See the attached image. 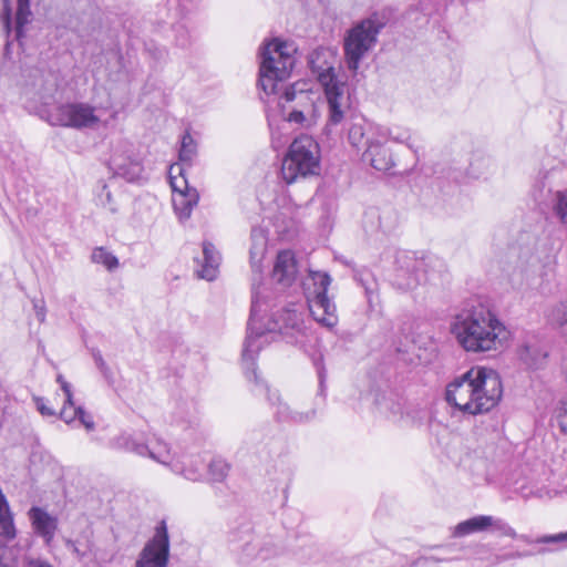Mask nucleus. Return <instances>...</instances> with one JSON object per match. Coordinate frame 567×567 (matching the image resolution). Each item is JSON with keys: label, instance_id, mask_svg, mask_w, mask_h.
<instances>
[{"label": "nucleus", "instance_id": "1", "mask_svg": "<svg viewBox=\"0 0 567 567\" xmlns=\"http://www.w3.org/2000/svg\"><path fill=\"white\" fill-rule=\"evenodd\" d=\"M264 306L265 303L259 298V291L254 289L241 361L247 380L254 384L252 392L256 395H265L271 405H276L275 416L277 421L286 422L292 409L280 402V396L276 391H270L267 382L257 372L256 359L262 347L270 342L269 336L271 333H286L288 328L297 326L298 313L295 310L285 311L286 319L284 323L274 318L264 322L266 312Z\"/></svg>", "mask_w": 567, "mask_h": 567}, {"label": "nucleus", "instance_id": "2", "mask_svg": "<svg viewBox=\"0 0 567 567\" xmlns=\"http://www.w3.org/2000/svg\"><path fill=\"white\" fill-rule=\"evenodd\" d=\"M501 378L492 369L471 368L446 386L447 403L464 414L476 415L491 411L501 400Z\"/></svg>", "mask_w": 567, "mask_h": 567}, {"label": "nucleus", "instance_id": "3", "mask_svg": "<svg viewBox=\"0 0 567 567\" xmlns=\"http://www.w3.org/2000/svg\"><path fill=\"white\" fill-rule=\"evenodd\" d=\"M450 329L465 351L475 353L498 350L509 334L497 316L481 305L462 309Z\"/></svg>", "mask_w": 567, "mask_h": 567}, {"label": "nucleus", "instance_id": "4", "mask_svg": "<svg viewBox=\"0 0 567 567\" xmlns=\"http://www.w3.org/2000/svg\"><path fill=\"white\" fill-rule=\"evenodd\" d=\"M227 546L239 567H259L285 554V547L277 537L256 533L249 520L241 522L229 530Z\"/></svg>", "mask_w": 567, "mask_h": 567}, {"label": "nucleus", "instance_id": "5", "mask_svg": "<svg viewBox=\"0 0 567 567\" xmlns=\"http://www.w3.org/2000/svg\"><path fill=\"white\" fill-rule=\"evenodd\" d=\"M296 47L291 42L272 39L260 48L259 80L267 94H279L280 84L286 81L295 66Z\"/></svg>", "mask_w": 567, "mask_h": 567}, {"label": "nucleus", "instance_id": "6", "mask_svg": "<svg viewBox=\"0 0 567 567\" xmlns=\"http://www.w3.org/2000/svg\"><path fill=\"white\" fill-rule=\"evenodd\" d=\"M320 54L319 51L312 52L309 58V64L317 74L319 82L324 87L328 104L326 130L328 133H331L333 128L342 124L348 117L350 113V96L347 85L337 79L333 66L317 63Z\"/></svg>", "mask_w": 567, "mask_h": 567}, {"label": "nucleus", "instance_id": "7", "mask_svg": "<svg viewBox=\"0 0 567 567\" xmlns=\"http://www.w3.org/2000/svg\"><path fill=\"white\" fill-rule=\"evenodd\" d=\"M320 169L319 144L309 135H300L290 144L282 159L281 176L287 184L316 175Z\"/></svg>", "mask_w": 567, "mask_h": 567}, {"label": "nucleus", "instance_id": "8", "mask_svg": "<svg viewBox=\"0 0 567 567\" xmlns=\"http://www.w3.org/2000/svg\"><path fill=\"white\" fill-rule=\"evenodd\" d=\"M385 22L378 13L371 14L348 30L343 40L344 61L351 72H357L362 59L374 48Z\"/></svg>", "mask_w": 567, "mask_h": 567}, {"label": "nucleus", "instance_id": "9", "mask_svg": "<svg viewBox=\"0 0 567 567\" xmlns=\"http://www.w3.org/2000/svg\"><path fill=\"white\" fill-rule=\"evenodd\" d=\"M280 99L282 114L289 123L309 127L316 124L318 112L316 107L317 93L308 81H297L285 87Z\"/></svg>", "mask_w": 567, "mask_h": 567}, {"label": "nucleus", "instance_id": "10", "mask_svg": "<svg viewBox=\"0 0 567 567\" xmlns=\"http://www.w3.org/2000/svg\"><path fill=\"white\" fill-rule=\"evenodd\" d=\"M331 284L328 272L310 270L303 280V291L312 318L322 327L332 329L338 323L334 302L327 296Z\"/></svg>", "mask_w": 567, "mask_h": 567}, {"label": "nucleus", "instance_id": "11", "mask_svg": "<svg viewBox=\"0 0 567 567\" xmlns=\"http://www.w3.org/2000/svg\"><path fill=\"white\" fill-rule=\"evenodd\" d=\"M444 264L437 258H417L414 252L400 251L395 257V268L392 277V285L401 291H409L416 288L422 278L425 266Z\"/></svg>", "mask_w": 567, "mask_h": 567}, {"label": "nucleus", "instance_id": "12", "mask_svg": "<svg viewBox=\"0 0 567 567\" xmlns=\"http://www.w3.org/2000/svg\"><path fill=\"white\" fill-rule=\"evenodd\" d=\"M50 121L52 125L82 130L95 126L100 118L92 105L83 102H72L54 107L50 113Z\"/></svg>", "mask_w": 567, "mask_h": 567}, {"label": "nucleus", "instance_id": "13", "mask_svg": "<svg viewBox=\"0 0 567 567\" xmlns=\"http://www.w3.org/2000/svg\"><path fill=\"white\" fill-rule=\"evenodd\" d=\"M169 556V537L164 520L155 529L154 536L145 544L136 560V567H166Z\"/></svg>", "mask_w": 567, "mask_h": 567}, {"label": "nucleus", "instance_id": "14", "mask_svg": "<svg viewBox=\"0 0 567 567\" xmlns=\"http://www.w3.org/2000/svg\"><path fill=\"white\" fill-rule=\"evenodd\" d=\"M374 404L380 414L393 422L410 417V414L404 412L405 400L393 390L378 392Z\"/></svg>", "mask_w": 567, "mask_h": 567}, {"label": "nucleus", "instance_id": "15", "mask_svg": "<svg viewBox=\"0 0 567 567\" xmlns=\"http://www.w3.org/2000/svg\"><path fill=\"white\" fill-rule=\"evenodd\" d=\"M28 517L34 533L40 536L47 545H50L58 529V518L39 506H32L28 511Z\"/></svg>", "mask_w": 567, "mask_h": 567}, {"label": "nucleus", "instance_id": "16", "mask_svg": "<svg viewBox=\"0 0 567 567\" xmlns=\"http://www.w3.org/2000/svg\"><path fill=\"white\" fill-rule=\"evenodd\" d=\"M298 274L295 254L291 250L278 252L274 269L272 279L284 288L289 287L296 280Z\"/></svg>", "mask_w": 567, "mask_h": 567}, {"label": "nucleus", "instance_id": "17", "mask_svg": "<svg viewBox=\"0 0 567 567\" xmlns=\"http://www.w3.org/2000/svg\"><path fill=\"white\" fill-rule=\"evenodd\" d=\"M197 157V143L189 133L186 131L181 140V147L178 151V159L179 163L173 164L171 166L172 172H178V174L184 177L186 171L190 168Z\"/></svg>", "mask_w": 567, "mask_h": 567}, {"label": "nucleus", "instance_id": "18", "mask_svg": "<svg viewBox=\"0 0 567 567\" xmlns=\"http://www.w3.org/2000/svg\"><path fill=\"white\" fill-rule=\"evenodd\" d=\"M367 150L363 153V161L370 162L371 166L380 172H386L393 166V159L388 148L380 141L367 140Z\"/></svg>", "mask_w": 567, "mask_h": 567}, {"label": "nucleus", "instance_id": "19", "mask_svg": "<svg viewBox=\"0 0 567 567\" xmlns=\"http://www.w3.org/2000/svg\"><path fill=\"white\" fill-rule=\"evenodd\" d=\"M220 262V255L212 243L204 241L203 244V260L202 268L198 270V276L206 280H214L218 272Z\"/></svg>", "mask_w": 567, "mask_h": 567}, {"label": "nucleus", "instance_id": "20", "mask_svg": "<svg viewBox=\"0 0 567 567\" xmlns=\"http://www.w3.org/2000/svg\"><path fill=\"white\" fill-rule=\"evenodd\" d=\"M520 362L527 369H538L547 357V352L537 343H524L517 350Z\"/></svg>", "mask_w": 567, "mask_h": 567}, {"label": "nucleus", "instance_id": "21", "mask_svg": "<svg viewBox=\"0 0 567 567\" xmlns=\"http://www.w3.org/2000/svg\"><path fill=\"white\" fill-rule=\"evenodd\" d=\"M251 246L249 249L250 266L254 272H261V261L267 250V238L260 229L251 230Z\"/></svg>", "mask_w": 567, "mask_h": 567}, {"label": "nucleus", "instance_id": "22", "mask_svg": "<svg viewBox=\"0 0 567 567\" xmlns=\"http://www.w3.org/2000/svg\"><path fill=\"white\" fill-rule=\"evenodd\" d=\"M60 419L66 424L79 420V422L85 427L86 431L91 432L95 429V423L91 413L86 412L83 406L70 404H63L60 411Z\"/></svg>", "mask_w": 567, "mask_h": 567}, {"label": "nucleus", "instance_id": "23", "mask_svg": "<svg viewBox=\"0 0 567 567\" xmlns=\"http://www.w3.org/2000/svg\"><path fill=\"white\" fill-rule=\"evenodd\" d=\"M566 176V168L560 163L557 162L555 165H551L550 167H544L538 173L537 177V185L540 186V189L547 188L548 192L551 190V187L559 184L565 179Z\"/></svg>", "mask_w": 567, "mask_h": 567}, {"label": "nucleus", "instance_id": "24", "mask_svg": "<svg viewBox=\"0 0 567 567\" xmlns=\"http://www.w3.org/2000/svg\"><path fill=\"white\" fill-rule=\"evenodd\" d=\"M491 523L492 516L477 515L457 524L454 529V535L461 537L477 532H484L489 528Z\"/></svg>", "mask_w": 567, "mask_h": 567}, {"label": "nucleus", "instance_id": "25", "mask_svg": "<svg viewBox=\"0 0 567 567\" xmlns=\"http://www.w3.org/2000/svg\"><path fill=\"white\" fill-rule=\"evenodd\" d=\"M492 167V158L481 152H476L472 154L465 175L468 178L477 179L485 176Z\"/></svg>", "mask_w": 567, "mask_h": 567}, {"label": "nucleus", "instance_id": "26", "mask_svg": "<svg viewBox=\"0 0 567 567\" xmlns=\"http://www.w3.org/2000/svg\"><path fill=\"white\" fill-rule=\"evenodd\" d=\"M110 446L115 450L132 452L141 456L146 455L148 445L137 442L133 435L128 433H122L110 441Z\"/></svg>", "mask_w": 567, "mask_h": 567}, {"label": "nucleus", "instance_id": "27", "mask_svg": "<svg viewBox=\"0 0 567 567\" xmlns=\"http://www.w3.org/2000/svg\"><path fill=\"white\" fill-rule=\"evenodd\" d=\"M30 1L31 0H18V8L16 12V27L13 30L14 39L17 41H20V39L23 37V28L25 24L30 22V18L32 16V12L30 10Z\"/></svg>", "mask_w": 567, "mask_h": 567}, {"label": "nucleus", "instance_id": "28", "mask_svg": "<svg viewBox=\"0 0 567 567\" xmlns=\"http://www.w3.org/2000/svg\"><path fill=\"white\" fill-rule=\"evenodd\" d=\"M0 536L7 540H12L17 536L14 514L10 505L0 507Z\"/></svg>", "mask_w": 567, "mask_h": 567}, {"label": "nucleus", "instance_id": "29", "mask_svg": "<svg viewBox=\"0 0 567 567\" xmlns=\"http://www.w3.org/2000/svg\"><path fill=\"white\" fill-rule=\"evenodd\" d=\"M553 216L563 225H567V187L553 194L551 198Z\"/></svg>", "mask_w": 567, "mask_h": 567}, {"label": "nucleus", "instance_id": "30", "mask_svg": "<svg viewBox=\"0 0 567 567\" xmlns=\"http://www.w3.org/2000/svg\"><path fill=\"white\" fill-rule=\"evenodd\" d=\"M378 135L384 140H391L395 143L406 144L409 148H413L411 144V133L408 128L402 127H381Z\"/></svg>", "mask_w": 567, "mask_h": 567}, {"label": "nucleus", "instance_id": "31", "mask_svg": "<svg viewBox=\"0 0 567 567\" xmlns=\"http://www.w3.org/2000/svg\"><path fill=\"white\" fill-rule=\"evenodd\" d=\"M400 223L399 213L391 206L380 208V231L391 234Z\"/></svg>", "mask_w": 567, "mask_h": 567}, {"label": "nucleus", "instance_id": "32", "mask_svg": "<svg viewBox=\"0 0 567 567\" xmlns=\"http://www.w3.org/2000/svg\"><path fill=\"white\" fill-rule=\"evenodd\" d=\"M205 471L206 463L200 457H197L188 462H183L181 474L189 481L197 482L202 480Z\"/></svg>", "mask_w": 567, "mask_h": 567}, {"label": "nucleus", "instance_id": "33", "mask_svg": "<svg viewBox=\"0 0 567 567\" xmlns=\"http://www.w3.org/2000/svg\"><path fill=\"white\" fill-rule=\"evenodd\" d=\"M520 538L528 544L557 545L558 548L567 547V532L554 535H543L536 539H530L527 536H520Z\"/></svg>", "mask_w": 567, "mask_h": 567}, {"label": "nucleus", "instance_id": "34", "mask_svg": "<svg viewBox=\"0 0 567 567\" xmlns=\"http://www.w3.org/2000/svg\"><path fill=\"white\" fill-rule=\"evenodd\" d=\"M91 259L95 264L105 266L110 271L118 267V259L103 247L95 248L92 252Z\"/></svg>", "mask_w": 567, "mask_h": 567}, {"label": "nucleus", "instance_id": "35", "mask_svg": "<svg viewBox=\"0 0 567 567\" xmlns=\"http://www.w3.org/2000/svg\"><path fill=\"white\" fill-rule=\"evenodd\" d=\"M208 474L214 482H221L228 475L229 465L223 458H214L206 464Z\"/></svg>", "mask_w": 567, "mask_h": 567}, {"label": "nucleus", "instance_id": "36", "mask_svg": "<svg viewBox=\"0 0 567 567\" xmlns=\"http://www.w3.org/2000/svg\"><path fill=\"white\" fill-rule=\"evenodd\" d=\"M111 163L115 169V173L130 182L135 181L141 173V166L138 163H131L128 166H125L122 165L116 157H113Z\"/></svg>", "mask_w": 567, "mask_h": 567}, {"label": "nucleus", "instance_id": "37", "mask_svg": "<svg viewBox=\"0 0 567 567\" xmlns=\"http://www.w3.org/2000/svg\"><path fill=\"white\" fill-rule=\"evenodd\" d=\"M362 224L367 233L373 234L380 231V208L369 207L365 209Z\"/></svg>", "mask_w": 567, "mask_h": 567}, {"label": "nucleus", "instance_id": "38", "mask_svg": "<svg viewBox=\"0 0 567 567\" xmlns=\"http://www.w3.org/2000/svg\"><path fill=\"white\" fill-rule=\"evenodd\" d=\"M184 183L186 185V193L182 194V205L183 208L181 209V215L183 217H189L193 208L197 205L199 196L197 194V190L195 188L189 189L187 187V181L184 179Z\"/></svg>", "mask_w": 567, "mask_h": 567}, {"label": "nucleus", "instance_id": "39", "mask_svg": "<svg viewBox=\"0 0 567 567\" xmlns=\"http://www.w3.org/2000/svg\"><path fill=\"white\" fill-rule=\"evenodd\" d=\"M146 455L161 464H168L171 460V452L167 444L161 442H158L156 446H148Z\"/></svg>", "mask_w": 567, "mask_h": 567}, {"label": "nucleus", "instance_id": "40", "mask_svg": "<svg viewBox=\"0 0 567 567\" xmlns=\"http://www.w3.org/2000/svg\"><path fill=\"white\" fill-rule=\"evenodd\" d=\"M174 32H175V43L179 48H188L192 44L193 37L190 34V31L187 29V27L184 23H176L174 25Z\"/></svg>", "mask_w": 567, "mask_h": 567}, {"label": "nucleus", "instance_id": "41", "mask_svg": "<svg viewBox=\"0 0 567 567\" xmlns=\"http://www.w3.org/2000/svg\"><path fill=\"white\" fill-rule=\"evenodd\" d=\"M553 322L559 324L567 332V300L559 302L550 312Z\"/></svg>", "mask_w": 567, "mask_h": 567}, {"label": "nucleus", "instance_id": "42", "mask_svg": "<svg viewBox=\"0 0 567 567\" xmlns=\"http://www.w3.org/2000/svg\"><path fill=\"white\" fill-rule=\"evenodd\" d=\"M200 0H168L169 4H177V16L181 18L186 17L188 13L195 11Z\"/></svg>", "mask_w": 567, "mask_h": 567}, {"label": "nucleus", "instance_id": "43", "mask_svg": "<svg viewBox=\"0 0 567 567\" xmlns=\"http://www.w3.org/2000/svg\"><path fill=\"white\" fill-rule=\"evenodd\" d=\"M97 200L101 206L109 208L111 213H117V207L106 184L102 185L101 193L97 195Z\"/></svg>", "mask_w": 567, "mask_h": 567}, {"label": "nucleus", "instance_id": "44", "mask_svg": "<svg viewBox=\"0 0 567 567\" xmlns=\"http://www.w3.org/2000/svg\"><path fill=\"white\" fill-rule=\"evenodd\" d=\"M316 416V410H309L306 412L295 411L292 410L287 417L286 422L303 424L312 421Z\"/></svg>", "mask_w": 567, "mask_h": 567}, {"label": "nucleus", "instance_id": "45", "mask_svg": "<svg viewBox=\"0 0 567 567\" xmlns=\"http://www.w3.org/2000/svg\"><path fill=\"white\" fill-rule=\"evenodd\" d=\"M489 528H492L495 532L501 533V535L508 536L512 538H515L517 536L515 529L511 527L504 519L496 518L492 516V523L489 525Z\"/></svg>", "mask_w": 567, "mask_h": 567}, {"label": "nucleus", "instance_id": "46", "mask_svg": "<svg viewBox=\"0 0 567 567\" xmlns=\"http://www.w3.org/2000/svg\"><path fill=\"white\" fill-rule=\"evenodd\" d=\"M365 132L362 125L352 124L349 128L348 138L352 146L359 147L364 138Z\"/></svg>", "mask_w": 567, "mask_h": 567}, {"label": "nucleus", "instance_id": "47", "mask_svg": "<svg viewBox=\"0 0 567 567\" xmlns=\"http://www.w3.org/2000/svg\"><path fill=\"white\" fill-rule=\"evenodd\" d=\"M564 493H567V484L561 487L553 486V487L537 488L535 492V495L540 498H543V497L553 498V497L558 496Z\"/></svg>", "mask_w": 567, "mask_h": 567}, {"label": "nucleus", "instance_id": "48", "mask_svg": "<svg viewBox=\"0 0 567 567\" xmlns=\"http://www.w3.org/2000/svg\"><path fill=\"white\" fill-rule=\"evenodd\" d=\"M2 3H3V8H2V12H1V21H2L3 28H4L8 37H10V34L12 32V29H11L12 10H11V6H10V0H2Z\"/></svg>", "mask_w": 567, "mask_h": 567}, {"label": "nucleus", "instance_id": "49", "mask_svg": "<svg viewBox=\"0 0 567 567\" xmlns=\"http://www.w3.org/2000/svg\"><path fill=\"white\" fill-rule=\"evenodd\" d=\"M56 382L60 383L61 390L64 394V403L63 404H70V406H73V392H72V385L63 378L62 374H59L56 377Z\"/></svg>", "mask_w": 567, "mask_h": 567}, {"label": "nucleus", "instance_id": "50", "mask_svg": "<svg viewBox=\"0 0 567 567\" xmlns=\"http://www.w3.org/2000/svg\"><path fill=\"white\" fill-rule=\"evenodd\" d=\"M0 567H17L8 547L0 543Z\"/></svg>", "mask_w": 567, "mask_h": 567}, {"label": "nucleus", "instance_id": "51", "mask_svg": "<svg viewBox=\"0 0 567 567\" xmlns=\"http://www.w3.org/2000/svg\"><path fill=\"white\" fill-rule=\"evenodd\" d=\"M35 404H37V409L38 411L43 415V416H55L56 415V412L54 409L50 408L48 404H47V401L45 399L43 398H35Z\"/></svg>", "mask_w": 567, "mask_h": 567}, {"label": "nucleus", "instance_id": "52", "mask_svg": "<svg viewBox=\"0 0 567 567\" xmlns=\"http://www.w3.org/2000/svg\"><path fill=\"white\" fill-rule=\"evenodd\" d=\"M93 358H94V362H95L96 367L100 369V371L105 377H107L110 370H109V367L106 365L102 354L99 351H96L93 353Z\"/></svg>", "mask_w": 567, "mask_h": 567}, {"label": "nucleus", "instance_id": "53", "mask_svg": "<svg viewBox=\"0 0 567 567\" xmlns=\"http://www.w3.org/2000/svg\"><path fill=\"white\" fill-rule=\"evenodd\" d=\"M33 309L35 311V316L40 322H43L45 319V307L42 300H33Z\"/></svg>", "mask_w": 567, "mask_h": 567}, {"label": "nucleus", "instance_id": "54", "mask_svg": "<svg viewBox=\"0 0 567 567\" xmlns=\"http://www.w3.org/2000/svg\"><path fill=\"white\" fill-rule=\"evenodd\" d=\"M559 425L561 431L567 434V402L564 404L563 413L559 414Z\"/></svg>", "mask_w": 567, "mask_h": 567}, {"label": "nucleus", "instance_id": "55", "mask_svg": "<svg viewBox=\"0 0 567 567\" xmlns=\"http://www.w3.org/2000/svg\"><path fill=\"white\" fill-rule=\"evenodd\" d=\"M29 567H52V566L44 560L34 559L29 563Z\"/></svg>", "mask_w": 567, "mask_h": 567}, {"label": "nucleus", "instance_id": "56", "mask_svg": "<svg viewBox=\"0 0 567 567\" xmlns=\"http://www.w3.org/2000/svg\"><path fill=\"white\" fill-rule=\"evenodd\" d=\"M532 555H534V553H532V551H523V553H515V554L511 555V557H513V558H524V557H529Z\"/></svg>", "mask_w": 567, "mask_h": 567}, {"label": "nucleus", "instance_id": "57", "mask_svg": "<svg viewBox=\"0 0 567 567\" xmlns=\"http://www.w3.org/2000/svg\"><path fill=\"white\" fill-rule=\"evenodd\" d=\"M554 549L549 548V547H539L535 554H539V555H544V554H547V553H550L553 551Z\"/></svg>", "mask_w": 567, "mask_h": 567}, {"label": "nucleus", "instance_id": "58", "mask_svg": "<svg viewBox=\"0 0 567 567\" xmlns=\"http://www.w3.org/2000/svg\"><path fill=\"white\" fill-rule=\"evenodd\" d=\"M323 372L319 371L320 390L323 391Z\"/></svg>", "mask_w": 567, "mask_h": 567}, {"label": "nucleus", "instance_id": "59", "mask_svg": "<svg viewBox=\"0 0 567 567\" xmlns=\"http://www.w3.org/2000/svg\"><path fill=\"white\" fill-rule=\"evenodd\" d=\"M171 184H172L174 190H177L176 182L174 181V177H172V176H171Z\"/></svg>", "mask_w": 567, "mask_h": 567}, {"label": "nucleus", "instance_id": "60", "mask_svg": "<svg viewBox=\"0 0 567 567\" xmlns=\"http://www.w3.org/2000/svg\"><path fill=\"white\" fill-rule=\"evenodd\" d=\"M365 292L369 295V293H371V292H372V289H371V288H369V287H365Z\"/></svg>", "mask_w": 567, "mask_h": 567}, {"label": "nucleus", "instance_id": "61", "mask_svg": "<svg viewBox=\"0 0 567 567\" xmlns=\"http://www.w3.org/2000/svg\"><path fill=\"white\" fill-rule=\"evenodd\" d=\"M174 206H175V209H176V210H177V209H179V208H178L177 200H174Z\"/></svg>", "mask_w": 567, "mask_h": 567}]
</instances>
